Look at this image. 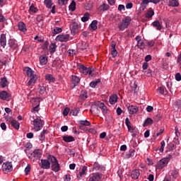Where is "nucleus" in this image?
Segmentation results:
<instances>
[{
  "mask_svg": "<svg viewBox=\"0 0 181 181\" xmlns=\"http://www.w3.org/2000/svg\"><path fill=\"white\" fill-rule=\"evenodd\" d=\"M18 26L19 30H21V32H26V24H25V23L19 22Z\"/></svg>",
  "mask_w": 181,
  "mask_h": 181,
  "instance_id": "obj_27",
  "label": "nucleus"
},
{
  "mask_svg": "<svg viewBox=\"0 0 181 181\" xmlns=\"http://www.w3.org/2000/svg\"><path fill=\"white\" fill-rule=\"evenodd\" d=\"M100 165L98 164V163H95L93 164V169H95V170H100Z\"/></svg>",
  "mask_w": 181,
  "mask_h": 181,
  "instance_id": "obj_56",
  "label": "nucleus"
},
{
  "mask_svg": "<svg viewBox=\"0 0 181 181\" xmlns=\"http://www.w3.org/2000/svg\"><path fill=\"white\" fill-rule=\"evenodd\" d=\"M0 84L2 88H5V87H6V86L8 85V80L6 79V77H4L1 78Z\"/></svg>",
  "mask_w": 181,
  "mask_h": 181,
  "instance_id": "obj_35",
  "label": "nucleus"
},
{
  "mask_svg": "<svg viewBox=\"0 0 181 181\" xmlns=\"http://www.w3.org/2000/svg\"><path fill=\"white\" fill-rule=\"evenodd\" d=\"M69 8V11H71V12H74V11H76V1H72Z\"/></svg>",
  "mask_w": 181,
  "mask_h": 181,
  "instance_id": "obj_42",
  "label": "nucleus"
},
{
  "mask_svg": "<svg viewBox=\"0 0 181 181\" xmlns=\"http://www.w3.org/2000/svg\"><path fill=\"white\" fill-rule=\"evenodd\" d=\"M160 118H161V116H160V114H157L155 117H154V119L155 121H160Z\"/></svg>",
  "mask_w": 181,
  "mask_h": 181,
  "instance_id": "obj_63",
  "label": "nucleus"
},
{
  "mask_svg": "<svg viewBox=\"0 0 181 181\" xmlns=\"http://www.w3.org/2000/svg\"><path fill=\"white\" fill-rule=\"evenodd\" d=\"M179 175V173L177 170H174L172 171L171 176L173 179H177V176Z\"/></svg>",
  "mask_w": 181,
  "mask_h": 181,
  "instance_id": "obj_52",
  "label": "nucleus"
},
{
  "mask_svg": "<svg viewBox=\"0 0 181 181\" xmlns=\"http://www.w3.org/2000/svg\"><path fill=\"white\" fill-rule=\"evenodd\" d=\"M40 63L42 66H45V64H47V57H46V55H41L40 57Z\"/></svg>",
  "mask_w": 181,
  "mask_h": 181,
  "instance_id": "obj_26",
  "label": "nucleus"
},
{
  "mask_svg": "<svg viewBox=\"0 0 181 181\" xmlns=\"http://www.w3.org/2000/svg\"><path fill=\"white\" fill-rule=\"evenodd\" d=\"M69 112H70V108L65 107L64 110H63V115H64V117H67Z\"/></svg>",
  "mask_w": 181,
  "mask_h": 181,
  "instance_id": "obj_53",
  "label": "nucleus"
},
{
  "mask_svg": "<svg viewBox=\"0 0 181 181\" xmlns=\"http://www.w3.org/2000/svg\"><path fill=\"white\" fill-rule=\"evenodd\" d=\"M152 25L156 28V30H162V25H160L159 21H153Z\"/></svg>",
  "mask_w": 181,
  "mask_h": 181,
  "instance_id": "obj_22",
  "label": "nucleus"
},
{
  "mask_svg": "<svg viewBox=\"0 0 181 181\" xmlns=\"http://www.w3.org/2000/svg\"><path fill=\"white\" fill-rule=\"evenodd\" d=\"M137 47L141 50H144V49H145V43L144 41H139V42H137Z\"/></svg>",
  "mask_w": 181,
  "mask_h": 181,
  "instance_id": "obj_47",
  "label": "nucleus"
},
{
  "mask_svg": "<svg viewBox=\"0 0 181 181\" xmlns=\"http://www.w3.org/2000/svg\"><path fill=\"white\" fill-rule=\"evenodd\" d=\"M154 15L155 12L152 10V8H150L146 13V18H147V19H151V18H152V16H153Z\"/></svg>",
  "mask_w": 181,
  "mask_h": 181,
  "instance_id": "obj_31",
  "label": "nucleus"
},
{
  "mask_svg": "<svg viewBox=\"0 0 181 181\" xmlns=\"http://www.w3.org/2000/svg\"><path fill=\"white\" fill-rule=\"evenodd\" d=\"M149 5V0H143L140 4V11L144 12V9H146V7Z\"/></svg>",
  "mask_w": 181,
  "mask_h": 181,
  "instance_id": "obj_16",
  "label": "nucleus"
},
{
  "mask_svg": "<svg viewBox=\"0 0 181 181\" xmlns=\"http://www.w3.org/2000/svg\"><path fill=\"white\" fill-rule=\"evenodd\" d=\"M44 4L49 9H50V8H52V5H53L52 0H45Z\"/></svg>",
  "mask_w": 181,
  "mask_h": 181,
  "instance_id": "obj_46",
  "label": "nucleus"
},
{
  "mask_svg": "<svg viewBox=\"0 0 181 181\" xmlns=\"http://www.w3.org/2000/svg\"><path fill=\"white\" fill-rule=\"evenodd\" d=\"M78 69H79L81 73H82L83 76H87V74H89V76H91V77L94 76V74H93V71L91 70V69L87 68L81 64H79L78 65Z\"/></svg>",
  "mask_w": 181,
  "mask_h": 181,
  "instance_id": "obj_5",
  "label": "nucleus"
},
{
  "mask_svg": "<svg viewBox=\"0 0 181 181\" xmlns=\"http://www.w3.org/2000/svg\"><path fill=\"white\" fill-rule=\"evenodd\" d=\"M117 101H118V96L116 94L112 95L110 97L109 103L112 105H113V104H115V103H117Z\"/></svg>",
  "mask_w": 181,
  "mask_h": 181,
  "instance_id": "obj_21",
  "label": "nucleus"
},
{
  "mask_svg": "<svg viewBox=\"0 0 181 181\" xmlns=\"http://www.w3.org/2000/svg\"><path fill=\"white\" fill-rule=\"evenodd\" d=\"M64 181H71V177H70V174H66L64 176Z\"/></svg>",
  "mask_w": 181,
  "mask_h": 181,
  "instance_id": "obj_58",
  "label": "nucleus"
},
{
  "mask_svg": "<svg viewBox=\"0 0 181 181\" xmlns=\"http://www.w3.org/2000/svg\"><path fill=\"white\" fill-rule=\"evenodd\" d=\"M111 54L112 57H117V54H118V51H117L116 48L111 49Z\"/></svg>",
  "mask_w": 181,
  "mask_h": 181,
  "instance_id": "obj_50",
  "label": "nucleus"
},
{
  "mask_svg": "<svg viewBox=\"0 0 181 181\" xmlns=\"http://www.w3.org/2000/svg\"><path fill=\"white\" fill-rule=\"evenodd\" d=\"M57 39L59 42H68L69 39H70V35L69 34L59 35L57 37Z\"/></svg>",
  "mask_w": 181,
  "mask_h": 181,
  "instance_id": "obj_10",
  "label": "nucleus"
},
{
  "mask_svg": "<svg viewBox=\"0 0 181 181\" xmlns=\"http://www.w3.org/2000/svg\"><path fill=\"white\" fill-rule=\"evenodd\" d=\"M2 169L4 172H7V173L12 172V170L13 169L12 166V163L9 161L4 163L2 165Z\"/></svg>",
  "mask_w": 181,
  "mask_h": 181,
  "instance_id": "obj_7",
  "label": "nucleus"
},
{
  "mask_svg": "<svg viewBox=\"0 0 181 181\" xmlns=\"http://www.w3.org/2000/svg\"><path fill=\"white\" fill-rule=\"evenodd\" d=\"M168 160L163 158L159 160V162L157 163V168L158 169H163L165 166H166L168 164Z\"/></svg>",
  "mask_w": 181,
  "mask_h": 181,
  "instance_id": "obj_9",
  "label": "nucleus"
},
{
  "mask_svg": "<svg viewBox=\"0 0 181 181\" xmlns=\"http://www.w3.org/2000/svg\"><path fill=\"white\" fill-rule=\"evenodd\" d=\"M101 177H103V174L100 173H93L90 175L88 181H100Z\"/></svg>",
  "mask_w": 181,
  "mask_h": 181,
  "instance_id": "obj_8",
  "label": "nucleus"
},
{
  "mask_svg": "<svg viewBox=\"0 0 181 181\" xmlns=\"http://www.w3.org/2000/svg\"><path fill=\"white\" fill-rule=\"evenodd\" d=\"M39 90H40V94L41 95L47 94V93L46 92V87L40 86Z\"/></svg>",
  "mask_w": 181,
  "mask_h": 181,
  "instance_id": "obj_48",
  "label": "nucleus"
},
{
  "mask_svg": "<svg viewBox=\"0 0 181 181\" xmlns=\"http://www.w3.org/2000/svg\"><path fill=\"white\" fill-rule=\"evenodd\" d=\"M51 161L47 158V159H41L40 166L41 169H49L50 168Z\"/></svg>",
  "mask_w": 181,
  "mask_h": 181,
  "instance_id": "obj_6",
  "label": "nucleus"
},
{
  "mask_svg": "<svg viewBox=\"0 0 181 181\" xmlns=\"http://www.w3.org/2000/svg\"><path fill=\"white\" fill-rule=\"evenodd\" d=\"M152 74H153V71H151V69H148L146 72H145V75L147 77H151L152 76Z\"/></svg>",
  "mask_w": 181,
  "mask_h": 181,
  "instance_id": "obj_54",
  "label": "nucleus"
},
{
  "mask_svg": "<svg viewBox=\"0 0 181 181\" xmlns=\"http://www.w3.org/2000/svg\"><path fill=\"white\" fill-rule=\"evenodd\" d=\"M71 80L74 86H77V84L80 83V78L77 77V76H72Z\"/></svg>",
  "mask_w": 181,
  "mask_h": 181,
  "instance_id": "obj_32",
  "label": "nucleus"
},
{
  "mask_svg": "<svg viewBox=\"0 0 181 181\" xmlns=\"http://www.w3.org/2000/svg\"><path fill=\"white\" fill-rule=\"evenodd\" d=\"M90 18V13H86L84 14L83 17L81 18L82 22H87Z\"/></svg>",
  "mask_w": 181,
  "mask_h": 181,
  "instance_id": "obj_49",
  "label": "nucleus"
},
{
  "mask_svg": "<svg viewBox=\"0 0 181 181\" xmlns=\"http://www.w3.org/2000/svg\"><path fill=\"white\" fill-rule=\"evenodd\" d=\"M69 0H58V3L59 5H60L61 6H63V5H66V4H67V1Z\"/></svg>",
  "mask_w": 181,
  "mask_h": 181,
  "instance_id": "obj_55",
  "label": "nucleus"
},
{
  "mask_svg": "<svg viewBox=\"0 0 181 181\" xmlns=\"http://www.w3.org/2000/svg\"><path fill=\"white\" fill-rule=\"evenodd\" d=\"M45 80L47 81H49V83H54V81H56V78H54V77H53V75L50 74H47L45 75Z\"/></svg>",
  "mask_w": 181,
  "mask_h": 181,
  "instance_id": "obj_23",
  "label": "nucleus"
},
{
  "mask_svg": "<svg viewBox=\"0 0 181 181\" xmlns=\"http://www.w3.org/2000/svg\"><path fill=\"white\" fill-rule=\"evenodd\" d=\"M78 112H80V108L76 107V108H74V110H71L69 114L70 115H74V117H76Z\"/></svg>",
  "mask_w": 181,
  "mask_h": 181,
  "instance_id": "obj_36",
  "label": "nucleus"
},
{
  "mask_svg": "<svg viewBox=\"0 0 181 181\" xmlns=\"http://www.w3.org/2000/svg\"><path fill=\"white\" fill-rule=\"evenodd\" d=\"M62 139L66 143L74 142V141H76V139H74L72 136H63Z\"/></svg>",
  "mask_w": 181,
  "mask_h": 181,
  "instance_id": "obj_20",
  "label": "nucleus"
},
{
  "mask_svg": "<svg viewBox=\"0 0 181 181\" xmlns=\"http://www.w3.org/2000/svg\"><path fill=\"white\" fill-rule=\"evenodd\" d=\"M175 80L177 81H181V75L180 73H177L175 74Z\"/></svg>",
  "mask_w": 181,
  "mask_h": 181,
  "instance_id": "obj_61",
  "label": "nucleus"
},
{
  "mask_svg": "<svg viewBox=\"0 0 181 181\" xmlns=\"http://www.w3.org/2000/svg\"><path fill=\"white\" fill-rule=\"evenodd\" d=\"M29 12H30V13H36L37 12V8L35 7V6H33V4H32L30 6Z\"/></svg>",
  "mask_w": 181,
  "mask_h": 181,
  "instance_id": "obj_45",
  "label": "nucleus"
},
{
  "mask_svg": "<svg viewBox=\"0 0 181 181\" xmlns=\"http://www.w3.org/2000/svg\"><path fill=\"white\" fill-rule=\"evenodd\" d=\"M100 11H108L110 9V6H108V4H103V5L100 6L99 7Z\"/></svg>",
  "mask_w": 181,
  "mask_h": 181,
  "instance_id": "obj_37",
  "label": "nucleus"
},
{
  "mask_svg": "<svg viewBox=\"0 0 181 181\" xmlns=\"http://www.w3.org/2000/svg\"><path fill=\"white\" fill-rule=\"evenodd\" d=\"M42 155H43V152L41 149H35L33 151V152L29 153L28 156L30 160H33V162H36V160H39V159L42 158Z\"/></svg>",
  "mask_w": 181,
  "mask_h": 181,
  "instance_id": "obj_1",
  "label": "nucleus"
},
{
  "mask_svg": "<svg viewBox=\"0 0 181 181\" xmlns=\"http://www.w3.org/2000/svg\"><path fill=\"white\" fill-rule=\"evenodd\" d=\"M86 172H87V166H83L81 171L78 174H77L78 179H81L82 176H83V175H86Z\"/></svg>",
  "mask_w": 181,
  "mask_h": 181,
  "instance_id": "obj_30",
  "label": "nucleus"
},
{
  "mask_svg": "<svg viewBox=\"0 0 181 181\" xmlns=\"http://www.w3.org/2000/svg\"><path fill=\"white\" fill-rule=\"evenodd\" d=\"M85 100H87V92L82 90L79 95V101H84Z\"/></svg>",
  "mask_w": 181,
  "mask_h": 181,
  "instance_id": "obj_28",
  "label": "nucleus"
},
{
  "mask_svg": "<svg viewBox=\"0 0 181 181\" xmlns=\"http://www.w3.org/2000/svg\"><path fill=\"white\" fill-rule=\"evenodd\" d=\"M140 175H141V173L139 172V170H134L132 172L131 177L133 179H134V180H136V179H138V177H139Z\"/></svg>",
  "mask_w": 181,
  "mask_h": 181,
  "instance_id": "obj_19",
  "label": "nucleus"
},
{
  "mask_svg": "<svg viewBox=\"0 0 181 181\" xmlns=\"http://www.w3.org/2000/svg\"><path fill=\"white\" fill-rule=\"evenodd\" d=\"M29 172H30V165L28 164V165L25 168V175H29Z\"/></svg>",
  "mask_w": 181,
  "mask_h": 181,
  "instance_id": "obj_57",
  "label": "nucleus"
},
{
  "mask_svg": "<svg viewBox=\"0 0 181 181\" xmlns=\"http://www.w3.org/2000/svg\"><path fill=\"white\" fill-rule=\"evenodd\" d=\"M158 94H168V90L165 87L160 86L157 90Z\"/></svg>",
  "mask_w": 181,
  "mask_h": 181,
  "instance_id": "obj_34",
  "label": "nucleus"
},
{
  "mask_svg": "<svg viewBox=\"0 0 181 181\" xmlns=\"http://www.w3.org/2000/svg\"><path fill=\"white\" fill-rule=\"evenodd\" d=\"M71 32L72 35H76L78 32V23L73 22L71 25Z\"/></svg>",
  "mask_w": 181,
  "mask_h": 181,
  "instance_id": "obj_11",
  "label": "nucleus"
},
{
  "mask_svg": "<svg viewBox=\"0 0 181 181\" xmlns=\"http://www.w3.org/2000/svg\"><path fill=\"white\" fill-rule=\"evenodd\" d=\"M0 45L5 49V46H6V35L1 34L0 35Z\"/></svg>",
  "mask_w": 181,
  "mask_h": 181,
  "instance_id": "obj_14",
  "label": "nucleus"
},
{
  "mask_svg": "<svg viewBox=\"0 0 181 181\" xmlns=\"http://www.w3.org/2000/svg\"><path fill=\"white\" fill-rule=\"evenodd\" d=\"M8 46L13 50H15L16 49H18V42L15 40H8Z\"/></svg>",
  "mask_w": 181,
  "mask_h": 181,
  "instance_id": "obj_13",
  "label": "nucleus"
},
{
  "mask_svg": "<svg viewBox=\"0 0 181 181\" xmlns=\"http://www.w3.org/2000/svg\"><path fill=\"white\" fill-rule=\"evenodd\" d=\"M79 124L83 127H90L91 125V123L88 120H80Z\"/></svg>",
  "mask_w": 181,
  "mask_h": 181,
  "instance_id": "obj_40",
  "label": "nucleus"
},
{
  "mask_svg": "<svg viewBox=\"0 0 181 181\" xmlns=\"http://www.w3.org/2000/svg\"><path fill=\"white\" fill-rule=\"evenodd\" d=\"M11 125H12V127H13V128H15L16 129H19L20 124L18 123V121H16V120H13V121L11 122Z\"/></svg>",
  "mask_w": 181,
  "mask_h": 181,
  "instance_id": "obj_44",
  "label": "nucleus"
},
{
  "mask_svg": "<svg viewBox=\"0 0 181 181\" xmlns=\"http://www.w3.org/2000/svg\"><path fill=\"white\" fill-rule=\"evenodd\" d=\"M128 111L129 114H131L132 115L134 114H136V112L139 111V108L136 105H131L128 107Z\"/></svg>",
  "mask_w": 181,
  "mask_h": 181,
  "instance_id": "obj_12",
  "label": "nucleus"
},
{
  "mask_svg": "<svg viewBox=\"0 0 181 181\" xmlns=\"http://www.w3.org/2000/svg\"><path fill=\"white\" fill-rule=\"evenodd\" d=\"M135 156V151L133 148H131L129 151L126 153L125 157L127 159H129V158H134Z\"/></svg>",
  "mask_w": 181,
  "mask_h": 181,
  "instance_id": "obj_24",
  "label": "nucleus"
},
{
  "mask_svg": "<svg viewBox=\"0 0 181 181\" xmlns=\"http://www.w3.org/2000/svg\"><path fill=\"white\" fill-rule=\"evenodd\" d=\"M131 21L132 18L129 16H127L122 18V22L118 25V28L120 30H125L128 28V26L131 24Z\"/></svg>",
  "mask_w": 181,
  "mask_h": 181,
  "instance_id": "obj_3",
  "label": "nucleus"
},
{
  "mask_svg": "<svg viewBox=\"0 0 181 181\" xmlns=\"http://www.w3.org/2000/svg\"><path fill=\"white\" fill-rule=\"evenodd\" d=\"M49 46V42L46 41L43 45H42V49L44 50H46Z\"/></svg>",
  "mask_w": 181,
  "mask_h": 181,
  "instance_id": "obj_62",
  "label": "nucleus"
},
{
  "mask_svg": "<svg viewBox=\"0 0 181 181\" xmlns=\"http://www.w3.org/2000/svg\"><path fill=\"white\" fill-rule=\"evenodd\" d=\"M47 159L51 162V168L53 172H59L60 170V165L59 164V161H57V158L53 156H48Z\"/></svg>",
  "mask_w": 181,
  "mask_h": 181,
  "instance_id": "obj_2",
  "label": "nucleus"
},
{
  "mask_svg": "<svg viewBox=\"0 0 181 181\" xmlns=\"http://www.w3.org/2000/svg\"><path fill=\"white\" fill-rule=\"evenodd\" d=\"M92 8H93V2L88 1V3L86 4L85 9H86V11H91Z\"/></svg>",
  "mask_w": 181,
  "mask_h": 181,
  "instance_id": "obj_43",
  "label": "nucleus"
},
{
  "mask_svg": "<svg viewBox=\"0 0 181 181\" xmlns=\"http://www.w3.org/2000/svg\"><path fill=\"white\" fill-rule=\"evenodd\" d=\"M30 77V79L28 82V86H35V83L37 81V75L35 74Z\"/></svg>",
  "mask_w": 181,
  "mask_h": 181,
  "instance_id": "obj_17",
  "label": "nucleus"
},
{
  "mask_svg": "<svg viewBox=\"0 0 181 181\" xmlns=\"http://www.w3.org/2000/svg\"><path fill=\"white\" fill-rule=\"evenodd\" d=\"M160 145H161V146L160 148V152H163V149H165V141L163 140L160 142Z\"/></svg>",
  "mask_w": 181,
  "mask_h": 181,
  "instance_id": "obj_60",
  "label": "nucleus"
},
{
  "mask_svg": "<svg viewBox=\"0 0 181 181\" xmlns=\"http://www.w3.org/2000/svg\"><path fill=\"white\" fill-rule=\"evenodd\" d=\"M45 134H47V130H43L40 136H39V140L41 141V142H43V141H45V139H46V136H45Z\"/></svg>",
  "mask_w": 181,
  "mask_h": 181,
  "instance_id": "obj_33",
  "label": "nucleus"
},
{
  "mask_svg": "<svg viewBox=\"0 0 181 181\" xmlns=\"http://www.w3.org/2000/svg\"><path fill=\"white\" fill-rule=\"evenodd\" d=\"M97 23H98V21L97 20H94L90 23V26L93 30H97Z\"/></svg>",
  "mask_w": 181,
  "mask_h": 181,
  "instance_id": "obj_38",
  "label": "nucleus"
},
{
  "mask_svg": "<svg viewBox=\"0 0 181 181\" xmlns=\"http://www.w3.org/2000/svg\"><path fill=\"white\" fill-rule=\"evenodd\" d=\"M97 105H98V107H99V108H100V110L102 108H105V104H104L103 103L98 102Z\"/></svg>",
  "mask_w": 181,
  "mask_h": 181,
  "instance_id": "obj_59",
  "label": "nucleus"
},
{
  "mask_svg": "<svg viewBox=\"0 0 181 181\" xmlns=\"http://www.w3.org/2000/svg\"><path fill=\"white\" fill-rule=\"evenodd\" d=\"M168 6H173V8H176L179 6V1L177 0H170L168 4Z\"/></svg>",
  "mask_w": 181,
  "mask_h": 181,
  "instance_id": "obj_25",
  "label": "nucleus"
},
{
  "mask_svg": "<svg viewBox=\"0 0 181 181\" xmlns=\"http://www.w3.org/2000/svg\"><path fill=\"white\" fill-rule=\"evenodd\" d=\"M99 83H101L100 78H98L96 81L90 82V86L92 87V88H95V86H97Z\"/></svg>",
  "mask_w": 181,
  "mask_h": 181,
  "instance_id": "obj_39",
  "label": "nucleus"
},
{
  "mask_svg": "<svg viewBox=\"0 0 181 181\" xmlns=\"http://www.w3.org/2000/svg\"><path fill=\"white\" fill-rule=\"evenodd\" d=\"M24 71H25L28 77H32V76H35V71L30 67H25L24 69Z\"/></svg>",
  "mask_w": 181,
  "mask_h": 181,
  "instance_id": "obj_18",
  "label": "nucleus"
},
{
  "mask_svg": "<svg viewBox=\"0 0 181 181\" xmlns=\"http://www.w3.org/2000/svg\"><path fill=\"white\" fill-rule=\"evenodd\" d=\"M57 48V45H56V44H54V43H52L49 45V52H50V53H54V52H56Z\"/></svg>",
  "mask_w": 181,
  "mask_h": 181,
  "instance_id": "obj_41",
  "label": "nucleus"
},
{
  "mask_svg": "<svg viewBox=\"0 0 181 181\" xmlns=\"http://www.w3.org/2000/svg\"><path fill=\"white\" fill-rule=\"evenodd\" d=\"M175 105H177V108H181V100H178L175 102Z\"/></svg>",
  "mask_w": 181,
  "mask_h": 181,
  "instance_id": "obj_64",
  "label": "nucleus"
},
{
  "mask_svg": "<svg viewBox=\"0 0 181 181\" xmlns=\"http://www.w3.org/2000/svg\"><path fill=\"white\" fill-rule=\"evenodd\" d=\"M62 31V28L56 27L53 30V33L54 35H57L58 33H61Z\"/></svg>",
  "mask_w": 181,
  "mask_h": 181,
  "instance_id": "obj_51",
  "label": "nucleus"
},
{
  "mask_svg": "<svg viewBox=\"0 0 181 181\" xmlns=\"http://www.w3.org/2000/svg\"><path fill=\"white\" fill-rule=\"evenodd\" d=\"M153 124V119L151 117H148L144 122L143 127H148L149 125H152Z\"/></svg>",
  "mask_w": 181,
  "mask_h": 181,
  "instance_id": "obj_29",
  "label": "nucleus"
},
{
  "mask_svg": "<svg viewBox=\"0 0 181 181\" xmlns=\"http://www.w3.org/2000/svg\"><path fill=\"white\" fill-rule=\"evenodd\" d=\"M9 97V93H8V92H6V90H2L0 93V98L1 100H3V101H6V100H8Z\"/></svg>",
  "mask_w": 181,
  "mask_h": 181,
  "instance_id": "obj_15",
  "label": "nucleus"
},
{
  "mask_svg": "<svg viewBox=\"0 0 181 181\" xmlns=\"http://www.w3.org/2000/svg\"><path fill=\"white\" fill-rule=\"evenodd\" d=\"M31 122L35 131H40V129L43 128V125H45V121L41 120L39 118H36L34 119L33 120H31Z\"/></svg>",
  "mask_w": 181,
  "mask_h": 181,
  "instance_id": "obj_4",
  "label": "nucleus"
}]
</instances>
